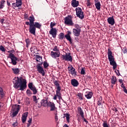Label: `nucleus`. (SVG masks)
Here are the masks:
<instances>
[{"mask_svg":"<svg viewBox=\"0 0 127 127\" xmlns=\"http://www.w3.org/2000/svg\"><path fill=\"white\" fill-rule=\"evenodd\" d=\"M108 56L110 65L113 66V69L115 70V69H117V63L115 61V59L113 56V52L111 51V48L108 49Z\"/></svg>","mask_w":127,"mask_h":127,"instance_id":"nucleus-1","label":"nucleus"},{"mask_svg":"<svg viewBox=\"0 0 127 127\" xmlns=\"http://www.w3.org/2000/svg\"><path fill=\"white\" fill-rule=\"evenodd\" d=\"M22 77H15L13 79V87L15 89H18L19 86L22 83Z\"/></svg>","mask_w":127,"mask_h":127,"instance_id":"nucleus-2","label":"nucleus"},{"mask_svg":"<svg viewBox=\"0 0 127 127\" xmlns=\"http://www.w3.org/2000/svg\"><path fill=\"white\" fill-rule=\"evenodd\" d=\"M54 85H55V86H57V90L56 92L57 93V96H58V98L59 100H62L63 101L61 92H60L61 91V87H60V84H59V82H58V81L57 80L54 81Z\"/></svg>","mask_w":127,"mask_h":127,"instance_id":"nucleus-3","label":"nucleus"},{"mask_svg":"<svg viewBox=\"0 0 127 127\" xmlns=\"http://www.w3.org/2000/svg\"><path fill=\"white\" fill-rule=\"evenodd\" d=\"M42 24L39 23V22H34L32 26V29L31 30V34L35 35V32L36 31V28L38 29H41Z\"/></svg>","mask_w":127,"mask_h":127,"instance_id":"nucleus-4","label":"nucleus"},{"mask_svg":"<svg viewBox=\"0 0 127 127\" xmlns=\"http://www.w3.org/2000/svg\"><path fill=\"white\" fill-rule=\"evenodd\" d=\"M64 24L68 26H73V21H72V16L68 15L67 16L64 17Z\"/></svg>","mask_w":127,"mask_h":127,"instance_id":"nucleus-5","label":"nucleus"},{"mask_svg":"<svg viewBox=\"0 0 127 127\" xmlns=\"http://www.w3.org/2000/svg\"><path fill=\"white\" fill-rule=\"evenodd\" d=\"M20 110V105L15 104L13 107V113L12 114V118H14V117H16L17 114L19 112Z\"/></svg>","mask_w":127,"mask_h":127,"instance_id":"nucleus-6","label":"nucleus"},{"mask_svg":"<svg viewBox=\"0 0 127 127\" xmlns=\"http://www.w3.org/2000/svg\"><path fill=\"white\" fill-rule=\"evenodd\" d=\"M76 14L77 17L80 18V19H84V12H83V10L79 7H76L75 8Z\"/></svg>","mask_w":127,"mask_h":127,"instance_id":"nucleus-7","label":"nucleus"},{"mask_svg":"<svg viewBox=\"0 0 127 127\" xmlns=\"http://www.w3.org/2000/svg\"><path fill=\"white\" fill-rule=\"evenodd\" d=\"M28 87L30 90L32 91L33 95H36L37 94V89L35 87L34 85H33V83L30 82L28 84Z\"/></svg>","mask_w":127,"mask_h":127,"instance_id":"nucleus-8","label":"nucleus"},{"mask_svg":"<svg viewBox=\"0 0 127 127\" xmlns=\"http://www.w3.org/2000/svg\"><path fill=\"white\" fill-rule=\"evenodd\" d=\"M62 58L63 60H65V61H67V62H72L73 60L72 56H71V54L70 53L65 54V55H63L62 56Z\"/></svg>","mask_w":127,"mask_h":127,"instance_id":"nucleus-9","label":"nucleus"},{"mask_svg":"<svg viewBox=\"0 0 127 127\" xmlns=\"http://www.w3.org/2000/svg\"><path fill=\"white\" fill-rule=\"evenodd\" d=\"M67 69L69 71V73L71 74L72 76L76 77L77 76V71H76V69L73 67V66H68Z\"/></svg>","mask_w":127,"mask_h":127,"instance_id":"nucleus-10","label":"nucleus"},{"mask_svg":"<svg viewBox=\"0 0 127 127\" xmlns=\"http://www.w3.org/2000/svg\"><path fill=\"white\" fill-rule=\"evenodd\" d=\"M49 34L52 35L53 38H56V36L57 35V30L56 28H51L49 31Z\"/></svg>","mask_w":127,"mask_h":127,"instance_id":"nucleus-11","label":"nucleus"},{"mask_svg":"<svg viewBox=\"0 0 127 127\" xmlns=\"http://www.w3.org/2000/svg\"><path fill=\"white\" fill-rule=\"evenodd\" d=\"M26 79H23V82L21 83L20 86H19V90L21 91H23L26 87H27V85H26Z\"/></svg>","mask_w":127,"mask_h":127,"instance_id":"nucleus-12","label":"nucleus"},{"mask_svg":"<svg viewBox=\"0 0 127 127\" xmlns=\"http://www.w3.org/2000/svg\"><path fill=\"white\" fill-rule=\"evenodd\" d=\"M37 69L38 72L40 74H42V76L45 75V71H44V69L40 65H37Z\"/></svg>","mask_w":127,"mask_h":127,"instance_id":"nucleus-13","label":"nucleus"},{"mask_svg":"<svg viewBox=\"0 0 127 127\" xmlns=\"http://www.w3.org/2000/svg\"><path fill=\"white\" fill-rule=\"evenodd\" d=\"M71 34V32L68 31L67 34L65 35L64 37L66 38V39L69 41L70 44H72L73 43L72 42V39L71 38V36L70 35Z\"/></svg>","mask_w":127,"mask_h":127,"instance_id":"nucleus-14","label":"nucleus"},{"mask_svg":"<svg viewBox=\"0 0 127 127\" xmlns=\"http://www.w3.org/2000/svg\"><path fill=\"white\" fill-rule=\"evenodd\" d=\"M10 59H11V64H12V65H16V64H17V62H16V61H17L18 59L17 58H16V57H15V56H13V57H11L10 58Z\"/></svg>","mask_w":127,"mask_h":127,"instance_id":"nucleus-15","label":"nucleus"},{"mask_svg":"<svg viewBox=\"0 0 127 127\" xmlns=\"http://www.w3.org/2000/svg\"><path fill=\"white\" fill-rule=\"evenodd\" d=\"M51 55L53 58H58L60 57V52H54L53 51L51 52Z\"/></svg>","mask_w":127,"mask_h":127,"instance_id":"nucleus-16","label":"nucleus"},{"mask_svg":"<svg viewBox=\"0 0 127 127\" xmlns=\"http://www.w3.org/2000/svg\"><path fill=\"white\" fill-rule=\"evenodd\" d=\"M107 22L109 24H110L111 25H114L115 23L114 16L108 17L107 19Z\"/></svg>","mask_w":127,"mask_h":127,"instance_id":"nucleus-17","label":"nucleus"},{"mask_svg":"<svg viewBox=\"0 0 127 127\" xmlns=\"http://www.w3.org/2000/svg\"><path fill=\"white\" fill-rule=\"evenodd\" d=\"M71 84L73 87H78L79 86V81L76 79H72L71 80Z\"/></svg>","mask_w":127,"mask_h":127,"instance_id":"nucleus-18","label":"nucleus"},{"mask_svg":"<svg viewBox=\"0 0 127 127\" xmlns=\"http://www.w3.org/2000/svg\"><path fill=\"white\" fill-rule=\"evenodd\" d=\"M85 97L88 100L92 99V97H93V92L90 91H86L85 92Z\"/></svg>","mask_w":127,"mask_h":127,"instance_id":"nucleus-19","label":"nucleus"},{"mask_svg":"<svg viewBox=\"0 0 127 127\" xmlns=\"http://www.w3.org/2000/svg\"><path fill=\"white\" fill-rule=\"evenodd\" d=\"M48 107H50V108H51L50 111H55V109L56 108V107H55V104H54V103L51 102H49V103L48 104Z\"/></svg>","mask_w":127,"mask_h":127,"instance_id":"nucleus-20","label":"nucleus"},{"mask_svg":"<svg viewBox=\"0 0 127 127\" xmlns=\"http://www.w3.org/2000/svg\"><path fill=\"white\" fill-rule=\"evenodd\" d=\"M72 30H73V34L74 36H76V37L80 36V34L81 33V30H76L75 28L73 29Z\"/></svg>","mask_w":127,"mask_h":127,"instance_id":"nucleus-21","label":"nucleus"},{"mask_svg":"<svg viewBox=\"0 0 127 127\" xmlns=\"http://www.w3.org/2000/svg\"><path fill=\"white\" fill-rule=\"evenodd\" d=\"M71 6L73 7H77L79 6V1L77 0H72L71 1Z\"/></svg>","mask_w":127,"mask_h":127,"instance_id":"nucleus-22","label":"nucleus"},{"mask_svg":"<svg viewBox=\"0 0 127 127\" xmlns=\"http://www.w3.org/2000/svg\"><path fill=\"white\" fill-rule=\"evenodd\" d=\"M28 116V112H25L22 115V122L24 123L26 122V118H27Z\"/></svg>","mask_w":127,"mask_h":127,"instance_id":"nucleus-23","label":"nucleus"},{"mask_svg":"<svg viewBox=\"0 0 127 127\" xmlns=\"http://www.w3.org/2000/svg\"><path fill=\"white\" fill-rule=\"evenodd\" d=\"M41 103L43 107H48V104H49V102H48L47 100L42 99L41 100Z\"/></svg>","mask_w":127,"mask_h":127,"instance_id":"nucleus-24","label":"nucleus"},{"mask_svg":"<svg viewBox=\"0 0 127 127\" xmlns=\"http://www.w3.org/2000/svg\"><path fill=\"white\" fill-rule=\"evenodd\" d=\"M28 20H29L30 25L33 24L34 21H35V18H34V16H33V15H31V16L29 17V19H28Z\"/></svg>","mask_w":127,"mask_h":127,"instance_id":"nucleus-25","label":"nucleus"},{"mask_svg":"<svg viewBox=\"0 0 127 127\" xmlns=\"http://www.w3.org/2000/svg\"><path fill=\"white\" fill-rule=\"evenodd\" d=\"M111 83L112 85H115L117 83V77L115 75L112 76Z\"/></svg>","mask_w":127,"mask_h":127,"instance_id":"nucleus-26","label":"nucleus"},{"mask_svg":"<svg viewBox=\"0 0 127 127\" xmlns=\"http://www.w3.org/2000/svg\"><path fill=\"white\" fill-rule=\"evenodd\" d=\"M97 105L99 106V107H102L103 106V98L102 97V96H100V98L98 99Z\"/></svg>","mask_w":127,"mask_h":127,"instance_id":"nucleus-27","label":"nucleus"},{"mask_svg":"<svg viewBox=\"0 0 127 127\" xmlns=\"http://www.w3.org/2000/svg\"><path fill=\"white\" fill-rule=\"evenodd\" d=\"M77 111L80 116L82 115H84V111H83V110L81 107H77Z\"/></svg>","mask_w":127,"mask_h":127,"instance_id":"nucleus-28","label":"nucleus"},{"mask_svg":"<svg viewBox=\"0 0 127 127\" xmlns=\"http://www.w3.org/2000/svg\"><path fill=\"white\" fill-rule=\"evenodd\" d=\"M64 117L66 118V121L69 124L70 123V114L65 113L64 114Z\"/></svg>","mask_w":127,"mask_h":127,"instance_id":"nucleus-29","label":"nucleus"},{"mask_svg":"<svg viewBox=\"0 0 127 127\" xmlns=\"http://www.w3.org/2000/svg\"><path fill=\"white\" fill-rule=\"evenodd\" d=\"M4 3H5V0H1L0 1V9H2L4 7Z\"/></svg>","mask_w":127,"mask_h":127,"instance_id":"nucleus-30","label":"nucleus"},{"mask_svg":"<svg viewBox=\"0 0 127 127\" xmlns=\"http://www.w3.org/2000/svg\"><path fill=\"white\" fill-rule=\"evenodd\" d=\"M65 38V34H64V33H61L59 35V39L60 40H63Z\"/></svg>","mask_w":127,"mask_h":127,"instance_id":"nucleus-31","label":"nucleus"},{"mask_svg":"<svg viewBox=\"0 0 127 127\" xmlns=\"http://www.w3.org/2000/svg\"><path fill=\"white\" fill-rule=\"evenodd\" d=\"M16 4L17 7L21 6V5H22V1L21 0H16Z\"/></svg>","mask_w":127,"mask_h":127,"instance_id":"nucleus-32","label":"nucleus"},{"mask_svg":"<svg viewBox=\"0 0 127 127\" xmlns=\"http://www.w3.org/2000/svg\"><path fill=\"white\" fill-rule=\"evenodd\" d=\"M12 71H13V73H14L15 75H17L20 72V70H19V68H12Z\"/></svg>","mask_w":127,"mask_h":127,"instance_id":"nucleus-33","label":"nucleus"},{"mask_svg":"<svg viewBox=\"0 0 127 127\" xmlns=\"http://www.w3.org/2000/svg\"><path fill=\"white\" fill-rule=\"evenodd\" d=\"M7 53H9V54L8 55V58L14 56V55H13V53H14V50L8 51Z\"/></svg>","mask_w":127,"mask_h":127,"instance_id":"nucleus-34","label":"nucleus"},{"mask_svg":"<svg viewBox=\"0 0 127 127\" xmlns=\"http://www.w3.org/2000/svg\"><path fill=\"white\" fill-rule=\"evenodd\" d=\"M95 5L97 10H100L101 9V2L95 3Z\"/></svg>","mask_w":127,"mask_h":127,"instance_id":"nucleus-35","label":"nucleus"},{"mask_svg":"<svg viewBox=\"0 0 127 127\" xmlns=\"http://www.w3.org/2000/svg\"><path fill=\"white\" fill-rule=\"evenodd\" d=\"M33 100L35 102V105H37V103H39L38 100H39V98H37L35 95L33 96Z\"/></svg>","mask_w":127,"mask_h":127,"instance_id":"nucleus-36","label":"nucleus"},{"mask_svg":"<svg viewBox=\"0 0 127 127\" xmlns=\"http://www.w3.org/2000/svg\"><path fill=\"white\" fill-rule=\"evenodd\" d=\"M36 61L37 62H41L42 61V57L39 55H36Z\"/></svg>","mask_w":127,"mask_h":127,"instance_id":"nucleus-37","label":"nucleus"},{"mask_svg":"<svg viewBox=\"0 0 127 127\" xmlns=\"http://www.w3.org/2000/svg\"><path fill=\"white\" fill-rule=\"evenodd\" d=\"M25 24H26V25H29L30 27L29 29V31L30 33H31V29L32 28V24H31V25H30V22L29 23V22L27 21V22H25Z\"/></svg>","mask_w":127,"mask_h":127,"instance_id":"nucleus-38","label":"nucleus"},{"mask_svg":"<svg viewBox=\"0 0 127 127\" xmlns=\"http://www.w3.org/2000/svg\"><path fill=\"white\" fill-rule=\"evenodd\" d=\"M43 66H44V68L45 69H46L47 67H49V64H48L47 62L44 61L43 62Z\"/></svg>","mask_w":127,"mask_h":127,"instance_id":"nucleus-39","label":"nucleus"},{"mask_svg":"<svg viewBox=\"0 0 127 127\" xmlns=\"http://www.w3.org/2000/svg\"><path fill=\"white\" fill-rule=\"evenodd\" d=\"M86 5H87V6H88L89 7V8H91L92 2H90V0H87Z\"/></svg>","mask_w":127,"mask_h":127,"instance_id":"nucleus-40","label":"nucleus"},{"mask_svg":"<svg viewBox=\"0 0 127 127\" xmlns=\"http://www.w3.org/2000/svg\"><path fill=\"white\" fill-rule=\"evenodd\" d=\"M25 42L26 43V47L27 48L30 45V40L29 39H26Z\"/></svg>","mask_w":127,"mask_h":127,"instance_id":"nucleus-41","label":"nucleus"},{"mask_svg":"<svg viewBox=\"0 0 127 127\" xmlns=\"http://www.w3.org/2000/svg\"><path fill=\"white\" fill-rule=\"evenodd\" d=\"M77 97H78L79 100H83V94L81 93H78L77 94Z\"/></svg>","mask_w":127,"mask_h":127,"instance_id":"nucleus-42","label":"nucleus"},{"mask_svg":"<svg viewBox=\"0 0 127 127\" xmlns=\"http://www.w3.org/2000/svg\"><path fill=\"white\" fill-rule=\"evenodd\" d=\"M0 95L1 97H4V92H3V89H2V88L0 87Z\"/></svg>","mask_w":127,"mask_h":127,"instance_id":"nucleus-43","label":"nucleus"},{"mask_svg":"<svg viewBox=\"0 0 127 127\" xmlns=\"http://www.w3.org/2000/svg\"><path fill=\"white\" fill-rule=\"evenodd\" d=\"M81 75H85L86 72L85 71V67H82L80 71Z\"/></svg>","mask_w":127,"mask_h":127,"instance_id":"nucleus-44","label":"nucleus"},{"mask_svg":"<svg viewBox=\"0 0 127 127\" xmlns=\"http://www.w3.org/2000/svg\"><path fill=\"white\" fill-rule=\"evenodd\" d=\"M26 94L28 96H30L31 95H32V92L30 89H27L26 91Z\"/></svg>","mask_w":127,"mask_h":127,"instance_id":"nucleus-45","label":"nucleus"},{"mask_svg":"<svg viewBox=\"0 0 127 127\" xmlns=\"http://www.w3.org/2000/svg\"><path fill=\"white\" fill-rule=\"evenodd\" d=\"M75 29H76L77 30H81V27L78 24H75Z\"/></svg>","mask_w":127,"mask_h":127,"instance_id":"nucleus-46","label":"nucleus"},{"mask_svg":"<svg viewBox=\"0 0 127 127\" xmlns=\"http://www.w3.org/2000/svg\"><path fill=\"white\" fill-rule=\"evenodd\" d=\"M0 50L2 52H5V49H4V47L2 45L0 46Z\"/></svg>","mask_w":127,"mask_h":127,"instance_id":"nucleus-47","label":"nucleus"},{"mask_svg":"<svg viewBox=\"0 0 127 127\" xmlns=\"http://www.w3.org/2000/svg\"><path fill=\"white\" fill-rule=\"evenodd\" d=\"M56 25V23H53V22H51V24H50V27L51 28H53L54 27V26H55Z\"/></svg>","mask_w":127,"mask_h":127,"instance_id":"nucleus-48","label":"nucleus"},{"mask_svg":"<svg viewBox=\"0 0 127 127\" xmlns=\"http://www.w3.org/2000/svg\"><path fill=\"white\" fill-rule=\"evenodd\" d=\"M53 51H56L57 52H58V51H59V50H58V47H57V46H55L54 47V48L53 49Z\"/></svg>","mask_w":127,"mask_h":127,"instance_id":"nucleus-49","label":"nucleus"},{"mask_svg":"<svg viewBox=\"0 0 127 127\" xmlns=\"http://www.w3.org/2000/svg\"><path fill=\"white\" fill-rule=\"evenodd\" d=\"M103 127H109V125H108V124L107 123V122H104L103 123Z\"/></svg>","mask_w":127,"mask_h":127,"instance_id":"nucleus-50","label":"nucleus"},{"mask_svg":"<svg viewBox=\"0 0 127 127\" xmlns=\"http://www.w3.org/2000/svg\"><path fill=\"white\" fill-rule=\"evenodd\" d=\"M37 105L38 108H41V107H42V103H41V101L40 103L38 102Z\"/></svg>","mask_w":127,"mask_h":127,"instance_id":"nucleus-51","label":"nucleus"},{"mask_svg":"<svg viewBox=\"0 0 127 127\" xmlns=\"http://www.w3.org/2000/svg\"><path fill=\"white\" fill-rule=\"evenodd\" d=\"M122 51H123V53L124 54H126V53H127V49L126 48H124L122 49Z\"/></svg>","mask_w":127,"mask_h":127,"instance_id":"nucleus-52","label":"nucleus"},{"mask_svg":"<svg viewBox=\"0 0 127 127\" xmlns=\"http://www.w3.org/2000/svg\"><path fill=\"white\" fill-rule=\"evenodd\" d=\"M30 103L31 102H30V100H29V99L28 100H27L26 101V106H29V105H30Z\"/></svg>","mask_w":127,"mask_h":127,"instance_id":"nucleus-53","label":"nucleus"},{"mask_svg":"<svg viewBox=\"0 0 127 127\" xmlns=\"http://www.w3.org/2000/svg\"><path fill=\"white\" fill-rule=\"evenodd\" d=\"M24 18L25 19H28H28H29V18H28V14H25L24 15Z\"/></svg>","mask_w":127,"mask_h":127,"instance_id":"nucleus-54","label":"nucleus"},{"mask_svg":"<svg viewBox=\"0 0 127 127\" xmlns=\"http://www.w3.org/2000/svg\"><path fill=\"white\" fill-rule=\"evenodd\" d=\"M12 7H13V8H14V7H17V5H16V3H12Z\"/></svg>","mask_w":127,"mask_h":127,"instance_id":"nucleus-55","label":"nucleus"},{"mask_svg":"<svg viewBox=\"0 0 127 127\" xmlns=\"http://www.w3.org/2000/svg\"><path fill=\"white\" fill-rule=\"evenodd\" d=\"M118 72H117V70H115V72L116 73V75H117V76H121V73H120V71H119V70H117Z\"/></svg>","mask_w":127,"mask_h":127,"instance_id":"nucleus-56","label":"nucleus"},{"mask_svg":"<svg viewBox=\"0 0 127 127\" xmlns=\"http://www.w3.org/2000/svg\"><path fill=\"white\" fill-rule=\"evenodd\" d=\"M112 110L116 113H117L118 112V109L117 108H116V107H113Z\"/></svg>","mask_w":127,"mask_h":127,"instance_id":"nucleus-57","label":"nucleus"},{"mask_svg":"<svg viewBox=\"0 0 127 127\" xmlns=\"http://www.w3.org/2000/svg\"><path fill=\"white\" fill-rule=\"evenodd\" d=\"M4 20H5V19H4V18H2V19H0V23H1V24H3L4 22Z\"/></svg>","mask_w":127,"mask_h":127,"instance_id":"nucleus-58","label":"nucleus"},{"mask_svg":"<svg viewBox=\"0 0 127 127\" xmlns=\"http://www.w3.org/2000/svg\"><path fill=\"white\" fill-rule=\"evenodd\" d=\"M123 91L124 93H127V88H126V86H125L124 87H123Z\"/></svg>","mask_w":127,"mask_h":127,"instance_id":"nucleus-59","label":"nucleus"},{"mask_svg":"<svg viewBox=\"0 0 127 127\" xmlns=\"http://www.w3.org/2000/svg\"><path fill=\"white\" fill-rule=\"evenodd\" d=\"M17 125H18L17 122H15L12 124V126L13 127H17Z\"/></svg>","mask_w":127,"mask_h":127,"instance_id":"nucleus-60","label":"nucleus"},{"mask_svg":"<svg viewBox=\"0 0 127 127\" xmlns=\"http://www.w3.org/2000/svg\"><path fill=\"white\" fill-rule=\"evenodd\" d=\"M119 82L120 83V84H124V81L123 80V79H119Z\"/></svg>","mask_w":127,"mask_h":127,"instance_id":"nucleus-61","label":"nucleus"},{"mask_svg":"<svg viewBox=\"0 0 127 127\" xmlns=\"http://www.w3.org/2000/svg\"><path fill=\"white\" fill-rule=\"evenodd\" d=\"M57 97H58L57 93H56V94L54 96L53 98L54 100H57Z\"/></svg>","mask_w":127,"mask_h":127,"instance_id":"nucleus-62","label":"nucleus"},{"mask_svg":"<svg viewBox=\"0 0 127 127\" xmlns=\"http://www.w3.org/2000/svg\"><path fill=\"white\" fill-rule=\"evenodd\" d=\"M31 122H32V118H29V121H28V123L31 124Z\"/></svg>","mask_w":127,"mask_h":127,"instance_id":"nucleus-63","label":"nucleus"},{"mask_svg":"<svg viewBox=\"0 0 127 127\" xmlns=\"http://www.w3.org/2000/svg\"><path fill=\"white\" fill-rule=\"evenodd\" d=\"M83 122H85V123H86V124H89V121H87V120L85 118L83 119Z\"/></svg>","mask_w":127,"mask_h":127,"instance_id":"nucleus-64","label":"nucleus"}]
</instances>
